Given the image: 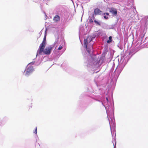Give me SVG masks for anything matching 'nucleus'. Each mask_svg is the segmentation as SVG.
<instances>
[{
  "label": "nucleus",
  "instance_id": "4468645a",
  "mask_svg": "<svg viewBox=\"0 0 148 148\" xmlns=\"http://www.w3.org/2000/svg\"><path fill=\"white\" fill-rule=\"evenodd\" d=\"M106 100H107V101H108V98L107 97H106Z\"/></svg>",
  "mask_w": 148,
  "mask_h": 148
},
{
  "label": "nucleus",
  "instance_id": "1a4fd4ad",
  "mask_svg": "<svg viewBox=\"0 0 148 148\" xmlns=\"http://www.w3.org/2000/svg\"><path fill=\"white\" fill-rule=\"evenodd\" d=\"M88 40L90 42L92 41V38L91 37H88Z\"/></svg>",
  "mask_w": 148,
  "mask_h": 148
},
{
  "label": "nucleus",
  "instance_id": "9d476101",
  "mask_svg": "<svg viewBox=\"0 0 148 148\" xmlns=\"http://www.w3.org/2000/svg\"><path fill=\"white\" fill-rule=\"evenodd\" d=\"M62 47H63L62 46L60 45L59 46V47H58V50H60L61 49H62Z\"/></svg>",
  "mask_w": 148,
  "mask_h": 148
},
{
  "label": "nucleus",
  "instance_id": "423d86ee",
  "mask_svg": "<svg viewBox=\"0 0 148 148\" xmlns=\"http://www.w3.org/2000/svg\"><path fill=\"white\" fill-rule=\"evenodd\" d=\"M95 14V15L101 14L102 12L99 9H96L94 10Z\"/></svg>",
  "mask_w": 148,
  "mask_h": 148
},
{
  "label": "nucleus",
  "instance_id": "0eeeda50",
  "mask_svg": "<svg viewBox=\"0 0 148 148\" xmlns=\"http://www.w3.org/2000/svg\"><path fill=\"white\" fill-rule=\"evenodd\" d=\"M59 16L58 15H56L54 17L53 20L56 21H58L59 20Z\"/></svg>",
  "mask_w": 148,
  "mask_h": 148
},
{
  "label": "nucleus",
  "instance_id": "2eb2a0df",
  "mask_svg": "<svg viewBox=\"0 0 148 148\" xmlns=\"http://www.w3.org/2000/svg\"><path fill=\"white\" fill-rule=\"evenodd\" d=\"M106 14L107 15H109V14H108V13H106Z\"/></svg>",
  "mask_w": 148,
  "mask_h": 148
},
{
  "label": "nucleus",
  "instance_id": "39448f33",
  "mask_svg": "<svg viewBox=\"0 0 148 148\" xmlns=\"http://www.w3.org/2000/svg\"><path fill=\"white\" fill-rule=\"evenodd\" d=\"M110 11L113 15H116L117 13L116 10L114 8H111Z\"/></svg>",
  "mask_w": 148,
  "mask_h": 148
},
{
  "label": "nucleus",
  "instance_id": "20e7f679",
  "mask_svg": "<svg viewBox=\"0 0 148 148\" xmlns=\"http://www.w3.org/2000/svg\"><path fill=\"white\" fill-rule=\"evenodd\" d=\"M88 39V38H87V39H85L84 40V47H85L86 48L87 51H88L90 53V52H89V51L87 49V43Z\"/></svg>",
  "mask_w": 148,
  "mask_h": 148
},
{
  "label": "nucleus",
  "instance_id": "f03ea898",
  "mask_svg": "<svg viewBox=\"0 0 148 148\" xmlns=\"http://www.w3.org/2000/svg\"><path fill=\"white\" fill-rule=\"evenodd\" d=\"M33 62H31L28 64L27 66V69L25 72V75L26 76H28L34 70L33 66H30L31 64H32Z\"/></svg>",
  "mask_w": 148,
  "mask_h": 148
},
{
  "label": "nucleus",
  "instance_id": "f8f14e48",
  "mask_svg": "<svg viewBox=\"0 0 148 148\" xmlns=\"http://www.w3.org/2000/svg\"><path fill=\"white\" fill-rule=\"evenodd\" d=\"M34 133H35V134H37V128H36V129L35 131L34 132Z\"/></svg>",
  "mask_w": 148,
  "mask_h": 148
},
{
  "label": "nucleus",
  "instance_id": "ddd939ff",
  "mask_svg": "<svg viewBox=\"0 0 148 148\" xmlns=\"http://www.w3.org/2000/svg\"><path fill=\"white\" fill-rule=\"evenodd\" d=\"M104 18L106 19H107L108 18V17L107 16H104Z\"/></svg>",
  "mask_w": 148,
  "mask_h": 148
},
{
  "label": "nucleus",
  "instance_id": "f257e3e1",
  "mask_svg": "<svg viewBox=\"0 0 148 148\" xmlns=\"http://www.w3.org/2000/svg\"><path fill=\"white\" fill-rule=\"evenodd\" d=\"M45 47L43 48V49L42 51H40V47L37 51V53L36 55V57L38 55H41L42 54V53L43 52L46 55H49L51 53V51L53 47L51 46H49L46 47L45 49H44Z\"/></svg>",
  "mask_w": 148,
  "mask_h": 148
},
{
  "label": "nucleus",
  "instance_id": "7ed1b4c3",
  "mask_svg": "<svg viewBox=\"0 0 148 148\" xmlns=\"http://www.w3.org/2000/svg\"><path fill=\"white\" fill-rule=\"evenodd\" d=\"M46 35H45L44 37L43 38V41H42L41 44L40 45L39 47H40V51H42L43 48L45 47L46 44Z\"/></svg>",
  "mask_w": 148,
  "mask_h": 148
},
{
  "label": "nucleus",
  "instance_id": "6e6552de",
  "mask_svg": "<svg viewBox=\"0 0 148 148\" xmlns=\"http://www.w3.org/2000/svg\"><path fill=\"white\" fill-rule=\"evenodd\" d=\"M112 40V37L111 36H110L109 38V40L107 41L108 43H110L111 42Z\"/></svg>",
  "mask_w": 148,
  "mask_h": 148
},
{
  "label": "nucleus",
  "instance_id": "9b49d317",
  "mask_svg": "<svg viewBox=\"0 0 148 148\" xmlns=\"http://www.w3.org/2000/svg\"><path fill=\"white\" fill-rule=\"evenodd\" d=\"M94 22H95V23H97V24H98L99 25H100V24H99V23L98 21H96V20H95V21H94Z\"/></svg>",
  "mask_w": 148,
  "mask_h": 148
}]
</instances>
